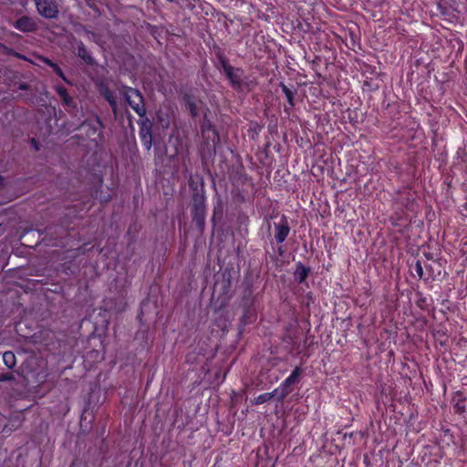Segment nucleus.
Wrapping results in <instances>:
<instances>
[{"label":"nucleus","mask_w":467,"mask_h":467,"mask_svg":"<svg viewBox=\"0 0 467 467\" xmlns=\"http://www.w3.org/2000/svg\"><path fill=\"white\" fill-rule=\"evenodd\" d=\"M303 373L300 366L296 367L292 373L277 387L278 397L277 401L283 402L284 400L293 391L292 386L299 382V379Z\"/></svg>","instance_id":"obj_5"},{"label":"nucleus","mask_w":467,"mask_h":467,"mask_svg":"<svg viewBox=\"0 0 467 467\" xmlns=\"http://www.w3.org/2000/svg\"><path fill=\"white\" fill-rule=\"evenodd\" d=\"M462 384L467 385V375L463 377L462 379Z\"/></svg>","instance_id":"obj_35"},{"label":"nucleus","mask_w":467,"mask_h":467,"mask_svg":"<svg viewBox=\"0 0 467 467\" xmlns=\"http://www.w3.org/2000/svg\"><path fill=\"white\" fill-rule=\"evenodd\" d=\"M274 241L277 244H282L288 237L291 228L286 215L282 214L280 221L274 223Z\"/></svg>","instance_id":"obj_7"},{"label":"nucleus","mask_w":467,"mask_h":467,"mask_svg":"<svg viewBox=\"0 0 467 467\" xmlns=\"http://www.w3.org/2000/svg\"><path fill=\"white\" fill-rule=\"evenodd\" d=\"M189 186L192 189V193L196 192H201V190H198V186L196 182L193 181L192 177L189 179Z\"/></svg>","instance_id":"obj_26"},{"label":"nucleus","mask_w":467,"mask_h":467,"mask_svg":"<svg viewBox=\"0 0 467 467\" xmlns=\"http://www.w3.org/2000/svg\"><path fill=\"white\" fill-rule=\"evenodd\" d=\"M3 362L8 368H13L16 365V358L14 352L5 351L3 354Z\"/></svg>","instance_id":"obj_19"},{"label":"nucleus","mask_w":467,"mask_h":467,"mask_svg":"<svg viewBox=\"0 0 467 467\" xmlns=\"http://www.w3.org/2000/svg\"><path fill=\"white\" fill-rule=\"evenodd\" d=\"M427 299L425 297H421L417 301V306L420 308L424 307V305H426Z\"/></svg>","instance_id":"obj_29"},{"label":"nucleus","mask_w":467,"mask_h":467,"mask_svg":"<svg viewBox=\"0 0 467 467\" xmlns=\"http://www.w3.org/2000/svg\"><path fill=\"white\" fill-rule=\"evenodd\" d=\"M12 57H16V58H20V59H24L25 58V57L23 55H21L20 53L16 52V50H14V52L12 53Z\"/></svg>","instance_id":"obj_31"},{"label":"nucleus","mask_w":467,"mask_h":467,"mask_svg":"<svg viewBox=\"0 0 467 467\" xmlns=\"http://www.w3.org/2000/svg\"><path fill=\"white\" fill-rule=\"evenodd\" d=\"M256 319V313L254 311V307H243V315L240 318V323L242 326H246L252 324Z\"/></svg>","instance_id":"obj_16"},{"label":"nucleus","mask_w":467,"mask_h":467,"mask_svg":"<svg viewBox=\"0 0 467 467\" xmlns=\"http://www.w3.org/2000/svg\"><path fill=\"white\" fill-rule=\"evenodd\" d=\"M3 49H4V53L8 55V56H12V53L14 52V49L13 48H10L5 45H1Z\"/></svg>","instance_id":"obj_28"},{"label":"nucleus","mask_w":467,"mask_h":467,"mask_svg":"<svg viewBox=\"0 0 467 467\" xmlns=\"http://www.w3.org/2000/svg\"><path fill=\"white\" fill-rule=\"evenodd\" d=\"M400 203L403 205L407 210H412L413 205L415 203L414 198L411 197L410 193L408 192L405 197H402L400 199Z\"/></svg>","instance_id":"obj_22"},{"label":"nucleus","mask_w":467,"mask_h":467,"mask_svg":"<svg viewBox=\"0 0 467 467\" xmlns=\"http://www.w3.org/2000/svg\"><path fill=\"white\" fill-rule=\"evenodd\" d=\"M98 91L101 97H103L108 103L109 104L110 108L113 110H116L117 109V99L114 96L113 91L110 89L108 84L101 82L98 85Z\"/></svg>","instance_id":"obj_9"},{"label":"nucleus","mask_w":467,"mask_h":467,"mask_svg":"<svg viewBox=\"0 0 467 467\" xmlns=\"http://www.w3.org/2000/svg\"><path fill=\"white\" fill-rule=\"evenodd\" d=\"M30 143L36 150H39V143L36 139L32 138Z\"/></svg>","instance_id":"obj_27"},{"label":"nucleus","mask_w":467,"mask_h":467,"mask_svg":"<svg viewBox=\"0 0 467 467\" xmlns=\"http://www.w3.org/2000/svg\"><path fill=\"white\" fill-rule=\"evenodd\" d=\"M42 61L47 65L49 67H51L53 69V71L60 78H62L65 82L67 83H69L67 78L66 77L64 71L62 70V68L55 62H53L51 59H49L48 57H43L42 58Z\"/></svg>","instance_id":"obj_18"},{"label":"nucleus","mask_w":467,"mask_h":467,"mask_svg":"<svg viewBox=\"0 0 467 467\" xmlns=\"http://www.w3.org/2000/svg\"><path fill=\"white\" fill-rule=\"evenodd\" d=\"M461 213L462 216L467 217V202L462 206Z\"/></svg>","instance_id":"obj_30"},{"label":"nucleus","mask_w":467,"mask_h":467,"mask_svg":"<svg viewBox=\"0 0 467 467\" xmlns=\"http://www.w3.org/2000/svg\"><path fill=\"white\" fill-rule=\"evenodd\" d=\"M120 93L138 116L144 117L146 115L144 97L139 89L123 86Z\"/></svg>","instance_id":"obj_4"},{"label":"nucleus","mask_w":467,"mask_h":467,"mask_svg":"<svg viewBox=\"0 0 467 467\" xmlns=\"http://www.w3.org/2000/svg\"><path fill=\"white\" fill-rule=\"evenodd\" d=\"M14 379L15 378H14L13 374L10 372L0 374V382L11 381V380H14Z\"/></svg>","instance_id":"obj_25"},{"label":"nucleus","mask_w":467,"mask_h":467,"mask_svg":"<svg viewBox=\"0 0 467 467\" xmlns=\"http://www.w3.org/2000/svg\"><path fill=\"white\" fill-rule=\"evenodd\" d=\"M200 129L202 143L207 149V151L209 153H215L216 147L220 142V136L216 127L207 118L206 114L201 123Z\"/></svg>","instance_id":"obj_3"},{"label":"nucleus","mask_w":467,"mask_h":467,"mask_svg":"<svg viewBox=\"0 0 467 467\" xmlns=\"http://www.w3.org/2000/svg\"><path fill=\"white\" fill-rule=\"evenodd\" d=\"M36 7L40 16L47 19L57 18L58 5L55 0H35Z\"/></svg>","instance_id":"obj_6"},{"label":"nucleus","mask_w":467,"mask_h":467,"mask_svg":"<svg viewBox=\"0 0 467 467\" xmlns=\"http://www.w3.org/2000/svg\"><path fill=\"white\" fill-rule=\"evenodd\" d=\"M60 99L62 101V104H63L64 108L67 110H71V109H77V102L75 101L73 97H71L69 95V93H67L66 95V97H62Z\"/></svg>","instance_id":"obj_20"},{"label":"nucleus","mask_w":467,"mask_h":467,"mask_svg":"<svg viewBox=\"0 0 467 467\" xmlns=\"http://www.w3.org/2000/svg\"><path fill=\"white\" fill-rule=\"evenodd\" d=\"M276 253L278 254L279 256H283L284 255L285 250H284L282 245H279L277 247Z\"/></svg>","instance_id":"obj_32"},{"label":"nucleus","mask_w":467,"mask_h":467,"mask_svg":"<svg viewBox=\"0 0 467 467\" xmlns=\"http://www.w3.org/2000/svg\"><path fill=\"white\" fill-rule=\"evenodd\" d=\"M182 101L191 117L196 119L199 115V111L194 97L190 93H185L182 96Z\"/></svg>","instance_id":"obj_11"},{"label":"nucleus","mask_w":467,"mask_h":467,"mask_svg":"<svg viewBox=\"0 0 467 467\" xmlns=\"http://www.w3.org/2000/svg\"><path fill=\"white\" fill-rule=\"evenodd\" d=\"M452 401L453 410L456 414L462 415L466 412V397L463 395L462 391H457L454 393Z\"/></svg>","instance_id":"obj_15"},{"label":"nucleus","mask_w":467,"mask_h":467,"mask_svg":"<svg viewBox=\"0 0 467 467\" xmlns=\"http://www.w3.org/2000/svg\"><path fill=\"white\" fill-rule=\"evenodd\" d=\"M13 26L16 29L23 33H33L36 32L38 28L36 21L27 16H23L20 18H18L13 24Z\"/></svg>","instance_id":"obj_8"},{"label":"nucleus","mask_w":467,"mask_h":467,"mask_svg":"<svg viewBox=\"0 0 467 467\" xmlns=\"http://www.w3.org/2000/svg\"><path fill=\"white\" fill-rule=\"evenodd\" d=\"M223 281L222 285V294L224 296H227L230 293L231 286H232V279L230 274L226 277L225 273H223Z\"/></svg>","instance_id":"obj_21"},{"label":"nucleus","mask_w":467,"mask_h":467,"mask_svg":"<svg viewBox=\"0 0 467 467\" xmlns=\"http://www.w3.org/2000/svg\"><path fill=\"white\" fill-rule=\"evenodd\" d=\"M242 307H254V296L252 282H248L244 290V295L241 299Z\"/></svg>","instance_id":"obj_12"},{"label":"nucleus","mask_w":467,"mask_h":467,"mask_svg":"<svg viewBox=\"0 0 467 467\" xmlns=\"http://www.w3.org/2000/svg\"><path fill=\"white\" fill-rule=\"evenodd\" d=\"M278 394H279L278 389L275 388L272 392L262 393V394L258 395L257 397H255L253 403L255 405H260V404L268 402L273 398H275V397L277 398Z\"/></svg>","instance_id":"obj_17"},{"label":"nucleus","mask_w":467,"mask_h":467,"mask_svg":"<svg viewBox=\"0 0 467 467\" xmlns=\"http://www.w3.org/2000/svg\"><path fill=\"white\" fill-rule=\"evenodd\" d=\"M149 138H150V140H149V141H148V145H147V148H148V149H150V146H151V135H150V133H149Z\"/></svg>","instance_id":"obj_33"},{"label":"nucleus","mask_w":467,"mask_h":467,"mask_svg":"<svg viewBox=\"0 0 467 467\" xmlns=\"http://www.w3.org/2000/svg\"><path fill=\"white\" fill-rule=\"evenodd\" d=\"M77 55L80 57L85 64L88 66H93L96 64V60L91 56L90 52L88 50L86 46L82 41L77 43Z\"/></svg>","instance_id":"obj_14"},{"label":"nucleus","mask_w":467,"mask_h":467,"mask_svg":"<svg viewBox=\"0 0 467 467\" xmlns=\"http://www.w3.org/2000/svg\"><path fill=\"white\" fill-rule=\"evenodd\" d=\"M279 87L282 89V92L285 94L287 103L289 107L285 106L284 110L287 114H290V110L295 107V95L296 93V89H291L289 88L285 83L280 82Z\"/></svg>","instance_id":"obj_13"},{"label":"nucleus","mask_w":467,"mask_h":467,"mask_svg":"<svg viewBox=\"0 0 467 467\" xmlns=\"http://www.w3.org/2000/svg\"><path fill=\"white\" fill-rule=\"evenodd\" d=\"M192 216L197 229L202 233L206 219V195L202 180L201 182V192L192 193Z\"/></svg>","instance_id":"obj_2"},{"label":"nucleus","mask_w":467,"mask_h":467,"mask_svg":"<svg viewBox=\"0 0 467 467\" xmlns=\"http://www.w3.org/2000/svg\"><path fill=\"white\" fill-rule=\"evenodd\" d=\"M19 88L22 89V90H26L27 88V85L26 84H21L19 86Z\"/></svg>","instance_id":"obj_34"},{"label":"nucleus","mask_w":467,"mask_h":467,"mask_svg":"<svg viewBox=\"0 0 467 467\" xmlns=\"http://www.w3.org/2000/svg\"><path fill=\"white\" fill-rule=\"evenodd\" d=\"M54 88L60 99L62 97H66V95L68 93L67 89L62 85H56Z\"/></svg>","instance_id":"obj_23"},{"label":"nucleus","mask_w":467,"mask_h":467,"mask_svg":"<svg viewBox=\"0 0 467 467\" xmlns=\"http://www.w3.org/2000/svg\"><path fill=\"white\" fill-rule=\"evenodd\" d=\"M415 272L417 273V275L419 278H423V267L421 265L420 261H417L414 266Z\"/></svg>","instance_id":"obj_24"},{"label":"nucleus","mask_w":467,"mask_h":467,"mask_svg":"<svg viewBox=\"0 0 467 467\" xmlns=\"http://www.w3.org/2000/svg\"><path fill=\"white\" fill-rule=\"evenodd\" d=\"M218 63L223 69L225 78L229 80L231 87L235 91L243 90L244 87L250 91L256 85L253 81L244 82L243 79L244 70L241 67H235L229 63L228 58L224 56L222 51L216 53Z\"/></svg>","instance_id":"obj_1"},{"label":"nucleus","mask_w":467,"mask_h":467,"mask_svg":"<svg viewBox=\"0 0 467 467\" xmlns=\"http://www.w3.org/2000/svg\"><path fill=\"white\" fill-rule=\"evenodd\" d=\"M310 273V267L304 265L302 262H297L294 271L295 281L298 284H305Z\"/></svg>","instance_id":"obj_10"}]
</instances>
